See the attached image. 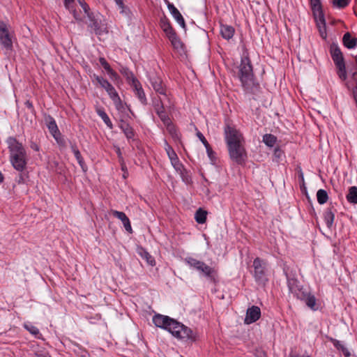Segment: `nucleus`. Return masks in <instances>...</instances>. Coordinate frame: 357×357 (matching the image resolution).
I'll list each match as a JSON object with an SVG mask.
<instances>
[{
  "mask_svg": "<svg viewBox=\"0 0 357 357\" xmlns=\"http://www.w3.org/2000/svg\"><path fill=\"white\" fill-rule=\"evenodd\" d=\"M120 73L125 77L128 83L131 86L135 81H139L133 73L126 66H121L119 68Z\"/></svg>",
  "mask_w": 357,
  "mask_h": 357,
  "instance_id": "obj_21",
  "label": "nucleus"
},
{
  "mask_svg": "<svg viewBox=\"0 0 357 357\" xmlns=\"http://www.w3.org/2000/svg\"><path fill=\"white\" fill-rule=\"evenodd\" d=\"M225 138L227 146L243 143V137L235 128L227 125L225 128Z\"/></svg>",
  "mask_w": 357,
  "mask_h": 357,
  "instance_id": "obj_10",
  "label": "nucleus"
},
{
  "mask_svg": "<svg viewBox=\"0 0 357 357\" xmlns=\"http://www.w3.org/2000/svg\"><path fill=\"white\" fill-rule=\"evenodd\" d=\"M277 141V137L272 134H265L263 136V142L264 144L269 146L273 147Z\"/></svg>",
  "mask_w": 357,
  "mask_h": 357,
  "instance_id": "obj_34",
  "label": "nucleus"
},
{
  "mask_svg": "<svg viewBox=\"0 0 357 357\" xmlns=\"http://www.w3.org/2000/svg\"><path fill=\"white\" fill-rule=\"evenodd\" d=\"M207 153V155L209 158L212 164H215L216 162V153L215 151H213V149L209 150Z\"/></svg>",
  "mask_w": 357,
  "mask_h": 357,
  "instance_id": "obj_49",
  "label": "nucleus"
},
{
  "mask_svg": "<svg viewBox=\"0 0 357 357\" xmlns=\"http://www.w3.org/2000/svg\"><path fill=\"white\" fill-rule=\"evenodd\" d=\"M152 320L155 326L167 330L178 340L186 342L196 341V333L190 328L174 319L160 314H156L153 317Z\"/></svg>",
  "mask_w": 357,
  "mask_h": 357,
  "instance_id": "obj_2",
  "label": "nucleus"
},
{
  "mask_svg": "<svg viewBox=\"0 0 357 357\" xmlns=\"http://www.w3.org/2000/svg\"><path fill=\"white\" fill-rule=\"evenodd\" d=\"M314 21L320 36L322 39L326 40L327 38L326 24L320 0H314Z\"/></svg>",
  "mask_w": 357,
  "mask_h": 357,
  "instance_id": "obj_8",
  "label": "nucleus"
},
{
  "mask_svg": "<svg viewBox=\"0 0 357 357\" xmlns=\"http://www.w3.org/2000/svg\"><path fill=\"white\" fill-rule=\"evenodd\" d=\"M206 149V152H208L209 150H211L212 148L211 146V145L208 144V142L207 143V144H206L205 145H204Z\"/></svg>",
  "mask_w": 357,
  "mask_h": 357,
  "instance_id": "obj_64",
  "label": "nucleus"
},
{
  "mask_svg": "<svg viewBox=\"0 0 357 357\" xmlns=\"http://www.w3.org/2000/svg\"><path fill=\"white\" fill-rule=\"evenodd\" d=\"M169 41L171 42V44L173 46V47L179 51V50H183V43L181 42V39L179 38V37L177 36L173 37L172 38L169 39Z\"/></svg>",
  "mask_w": 357,
  "mask_h": 357,
  "instance_id": "obj_37",
  "label": "nucleus"
},
{
  "mask_svg": "<svg viewBox=\"0 0 357 357\" xmlns=\"http://www.w3.org/2000/svg\"><path fill=\"white\" fill-rule=\"evenodd\" d=\"M282 153V152L279 148L275 149L274 151V155L276 158H280Z\"/></svg>",
  "mask_w": 357,
  "mask_h": 357,
  "instance_id": "obj_63",
  "label": "nucleus"
},
{
  "mask_svg": "<svg viewBox=\"0 0 357 357\" xmlns=\"http://www.w3.org/2000/svg\"><path fill=\"white\" fill-rule=\"evenodd\" d=\"M77 162L79 163V165H80L81 168L82 169V170L84 172H86V165L84 162V160L81 155V153L80 152H77L75 153V154L74 155Z\"/></svg>",
  "mask_w": 357,
  "mask_h": 357,
  "instance_id": "obj_44",
  "label": "nucleus"
},
{
  "mask_svg": "<svg viewBox=\"0 0 357 357\" xmlns=\"http://www.w3.org/2000/svg\"><path fill=\"white\" fill-rule=\"evenodd\" d=\"M298 296L301 300L305 301V304L310 308L312 309V295L310 293L305 294L304 291H301Z\"/></svg>",
  "mask_w": 357,
  "mask_h": 357,
  "instance_id": "obj_33",
  "label": "nucleus"
},
{
  "mask_svg": "<svg viewBox=\"0 0 357 357\" xmlns=\"http://www.w3.org/2000/svg\"><path fill=\"white\" fill-rule=\"evenodd\" d=\"M24 105L25 106L29 109H30L31 111H33L34 108H33V105L32 104V102L30 101V100H26L25 102H24Z\"/></svg>",
  "mask_w": 357,
  "mask_h": 357,
  "instance_id": "obj_61",
  "label": "nucleus"
},
{
  "mask_svg": "<svg viewBox=\"0 0 357 357\" xmlns=\"http://www.w3.org/2000/svg\"><path fill=\"white\" fill-rule=\"evenodd\" d=\"M157 114L165 126L172 122L170 118L167 114L165 109L162 111H158Z\"/></svg>",
  "mask_w": 357,
  "mask_h": 357,
  "instance_id": "obj_40",
  "label": "nucleus"
},
{
  "mask_svg": "<svg viewBox=\"0 0 357 357\" xmlns=\"http://www.w3.org/2000/svg\"><path fill=\"white\" fill-rule=\"evenodd\" d=\"M287 280V285L291 292L295 291L298 288V280L294 275H291L288 272V268L284 269Z\"/></svg>",
  "mask_w": 357,
  "mask_h": 357,
  "instance_id": "obj_23",
  "label": "nucleus"
},
{
  "mask_svg": "<svg viewBox=\"0 0 357 357\" xmlns=\"http://www.w3.org/2000/svg\"><path fill=\"white\" fill-rule=\"evenodd\" d=\"M342 43L347 49H354L357 46V38L352 37L349 32H347L343 36Z\"/></svg>",
  "mask_w": 357,
  "mask_h": 357,
  "instance_id": "obj_20",
  "label": "nucleus"
},
{
  "mask_svg": "<svg viewBox=\"0 0 357 357\" xmlns=\"http://www.w3.org/2000/svg\"><path fill=\"white\" fill-rule=\"evenodd\" d=\"M322 306V303L314 296V311L321 309Z\"/></svg>",
  "mask_w": 357,
  "mask_h": 357,
  "instance_id": "obj_52",
  "label": "nucleus"
},
{
  "mask_svg": "<svg viewBox=\"0 0 357 357\" xmlns=\"http://www.w3.org/2000/svg\"><path fill=\"white\" fill-rule=\"evenodd\" d=\"M301 190L302 193L305 194V197L307 199V202H309L310 206L312 207V204H311V199H310L309 195L307 192L306 188L305 186H301Z\"/></svg>",
  "mask_w": 357,
  "mask_h": 357,
  "instance_id": "obj_57",
  "label": "nucleus"
},
{
  "mask_svg": "<svg viewBox=\"0 0 357 357\" xmlns=\"http://www.w3.org/2000/svg\"><path fill=\"white\" fill-rule=\"evenodd\" d=\"M99 62L100 65L104 68V69L107 71V73L112 70L110 65L104 57H100Z\"/></svg>",
  "mask_w": 357,
  "mask_h": 357,
  "instance_id": "obj_46",
  "label": "nucleus"
},
{
  "mask_svg": "<svg viewBox=\"0 0 357 357\" xmlns=\"http://www.w3.org/2000/svg\"><path fill=\"white\" fill-rule=\"evenodd\" d=\"M96 112L98 115L102 119V120L104 121V123L107 125V127H109L110 129L113 128V124L107 114V113L105 112V110L102 108H98L96 109Z\"/></svg>",
  "mask_w": 357,
  "mask_h": 357,
  "instance_id": "obj_28",
  "label": "nucleus"
},
{
  "mask_svg": "<svg viewBox=\"0 0 357 357\" xmlns=\"http://www.w3.org/2000/svg\"><path fill=\"white\" fill-rule=\"evenodd\" d=\"M53 137L55 139V140L56 141V142L60 145V146H64L65 145V140L64 139L61 137V132H59V135H52Z\"/></svg>",
  "mask_w": 357,
  "mask_h": 357,
  "instance_id": "obj_51",
  "label": "nucleus"
},
{
  "mask_svg": "<svg viewBox=\"0 0 357 357\" xmlns=\"http://www.w3.org/2000/svg\"><path fill=\"white\" fill-rule=\"evenodd\" d=\"M170 162L174 169L178 173H179L181 171H183V169H185L184 165L180 162L178 158H177V159H175V160H172Z\"/></svg>",
  "mask_w": 357,
  "mask_h": 357,
  "instance_id": "obj_43",
  "label": "nucleus"
},
{
  "mask_svg": "<svg viewBox=\"0 0 357 357\" xmlns=\"http://www.w3.org/2000/svg\"><path fill=\"white\" fill-rule=\"evenodd\" d=\"M196 135L204 145H205L206 144H207L208 141L200 131H197Z\"/></svg>",
  "mask_w": 357,
  "mask_h": 357,
  "instance_id": "obj_54",
  "label": "nucleus"
},
{
  "mask_svg": "<svg viewBox=\"0 0 357 357\" xmlns=\"http://www.w3.org/2000/svg\"><path fill=\"white\" fill-rule=\"evenodd\" d=\"M30 147H31L33 150H34V151H39V150H40V147H39V146L38 145V144H37V143H36V142H31Z\"/></svg>",
  "mask_w": 357,
  "mask_h": 357,
  "instance_id": "obj_60",
  "label": "nucleus"
},
{
  "mask_svg": "<svg viewBox=\"0 0 357 357\" xmlns=\"http://www.w3.org/2000/svg\"><path fill=\"white\" fill-rule=\"evenodd\" d=\"M237 77L246 95L253 100H257L261 94V88L253 72V66L249 56L248 50L244 48L241 57V63L237 66Z\"/></svg>",
  "mask_w": 357,
  "mask_h": 357,
  "instance_id": "obj_1",
  "label": "nucleus"
},
{
  "mask_svg": "<svg viewBox=\"0 0 357 357\" xmlns=\"http://www.w3.org/2000/svg\"><path fill=\"white\" fill-rule=\"evenodd\" d=\"M185 261L191 268H193L206 277L210 282L214 284H217L219 282L218 270L215 268L211 267L204 261L193 257H187Z\"/></svg>",
  "mask_w": 357,
  "mask_h": 357,
  "instance_id": "obj_4",
  "label": "nucleus"
},
{
  "mask_svg": "<svg viewBox=\"0 0 357 357\" xmlns=\"http://www.w3.org/2000/svg\"><path fill=\"white\" fill-rule=\"evenodd\" d=\"M160 26L163 30L167 29L172 26L169 20L167 17L165 15H163L160 20Z\"/></svg>",
  "mask_w": 357,
  "mask_h": 357,
  "instance_id": "obj_42",
  "label": "nucleus"
},
{
  "mask_svg": "<svg viewBox=\"0 0 357 357\" xmlns=\"http://www.w3.org/2000/svg\"><path fill=\"white\" fill-rule=\"evenodd\" d=\"M111 213L114 217L119 219L122 222L125 229L128 232H129L130 234L132 233V229L131 227L130 220L127 217V215H126L125 213L121 212V211H118L116 210H112Z\"/></svg>",
  "mask_w": 357,
  "mask_h": 357,
  "instance_id": "obj_18",
  "label": "nucleus"
},
{
  "mask_svg": "<svg viewBox=\"0 0 357 357\" xmlns=\"http://www.w3.org/2000/svg\"><path fill=\"white\" fill-rule=\"evenodd\" d=\"M235 29L232 26L227 24L220 25V33L223 38L226 40L231 39L234 34Z\"/></svg>",
  "mask_w": 357,
  "mask_h": 357,
  "instance_id": "obj_24",
  "label": "nucleus"
},
{
  "mask_svg": "<svg viewBox=\"0 0 357 357\" xmlns=\"http://www.w3.org/2000/svg\"><path fill=\"white\" fill-rule=\"evenodd\" d=\"M107 74L109 75L111 79L117 80L119 79V75L113 69Z\"/></svg>",
  "mask_w": 357,
  "mask_h": 357,
  "instance_id": "obj_56",
  "label": "nucleus"
},
{
  "mask_svg": "<svg viewBox=\"0 0 357 357\" xmlns=\"http://www.w3.org/2000/svg\"><path fill=\"white\" fill-rule=\"evenodd\" d=\"M207 212L199 208L195 214V219L199 224H204L206 221Z\"/></svg>",
  "mask_w": 357,
  "mask_h": 357,
  "instance_id": "obj_29",
  "label": "nucleus"
},
{
  "mask_svg": "<svg viewBox=\"0 0 357 357\" xmlns=\"http://www.w3.org/2000/svg\"><path fill=\"white\" fill-rule=\"evenodd\" d=\"M163 31L165 32L166 36L168 38L169 40L177 36V33L173 29L172 26L169 28H167V29L163 30Z\"/></svg>",
  "mask_w": 357,
  "mask_h": 357,
  "instance_id": "obj_47",
  "label": "nucleus"
},
{
  "mask_svg": "<svg viewBox=\"0 0 357 357\" xmlns=\"http://www.w3.org/2000/svg\"><path fill=\"white\" fill-rule=\"evenodd\" d=\"M79 3L83 9L84 13L86 15L87 18L90 13H95L96 12H91L89 6L84 0H78Z\"/></svg>",
  "mask_w": 357,
  "mask_h": 357,
  "instance_id": "obj_45",
  "label": "nucleus"
},
{
  "mask_svg": "<svg viewBox=\"0 0 357 357\" xmlns=\"http://www.w3.org/2000/svg\"><path fill=\"white\" fill-rule=\"evenodd\" d=\"M86 24L89 33L95 34L100 40L101 36L109 33L107 24L102 20V15L98 12L90 13Z\"/></svg>",
  "mask_w": 357,
  "mask_h": 357,
  "instance_id": "obj_5",
  "label": "nucleus"
},
{
  "mask_svg": "<svg viewBox=\"0 0 357 357\" xmlns=\"http://www.w3.org/2000/svg\"><path fill=\"white\" fill-rule=\"evenodd\" d=\"M229 158L238 165H243L247 158L246 151L243 143L227 146Z\"/></svg>",
  "mask_w": 357,
  "mask_h": 357,
  "instance_id": "obj_9",
  "label": "nucleus"
},
{
  "mask_svg": "<svg viewBox=\"0 0 357 357\" xmlns=\"http://www.w3.org/2000/svg\"><path fill=\"white\" fill-rule=\"evenodd\" d=\"M168 132L172 137L174 139H178L179 138L178 133L176 130L175 126L171 122L165 126Z\"/></svg>",
  "mask_w": 357,
  "mask_h": 357,
  "instance_id": "obj_38",
  "label": "nucleus"
},
{
  "mask_svg": "<svg viewBox=\"0 0 357 357\" xmlns=\"http://www.w3.org/2000/svg\"><path fill=\"white\" fill-rule=\"evenodd\" d=\"M336 209L333 206L326 208L323 213V218L326 227L332 229L333 227Z\"/></svg>",
  "mask_w": 357,
  "mask_h": 357,
  "instance_id": "obj_17",
  "label": "nucleus"
},
{
  "mask_svg": "<svg viewBox=\"0 0 357 357\" xmlns=\"http://www.w3.org/2000/svg\"><path fill=\"white\" fill-rule=\"evenodd\" d=\"M115 148V151H116V153L118 156V158H119V162H123V155H122V153H121V149L119 147V146H114Z\"/></svg>",
  "mask_w": 357,
  "mask_h": 357,
  "instance_id": "obj_53",
  "label": "nucleus"
},
{
  "mask_svg": "<svg viewBox=\"0 0 357 357\" xmlns=\"http://www.w3.org/2000/svg\"><path fill=\"white\" fill-rule=\"evenodd\" d=\"M165 1L167 3V8L169 9L172 17L182 28L185 29V22L180 11L174 6L173 3H170L168 0H165Z\"/></svg>",
  "mask_w": 357,
  "mask_h": 357,
  "instance_id": "obj_13",
  "label": "nucleus"
},
{
  "mask_svg": "<svg viewBox=\"0 0 357 357\" xmlns=\"http://www.w3.org/2000/svg\"><path fill=\"white\" fill-rule=\"evenodd\" d=\"M153 107L156 114L158 113V111H162L165 109L162 101L160 98L153 102Z\"/></svg>",
  "mask_w": 357,
  "mask_h": 357,
  "instance_id": "obj_48",
  "label": "nucleus"
},
{
  "mask_svg": "<svg viewBox=\"0 0 357 357\" xmlns=\"http://www.w3.org/2000/svg\"><path fill=\"white\" fill-rule=\"evenodd\" d=\"M137 252L143 259L146 260L148 264L151 266H154L155 264L154 258L143 247H138L137 249Z\"/></svg>",
  "mask_w": 357,
  "mask_h": 357,
  "instance_id": "obj_22",
  "label": "nucleus"
},
{
  "mask_svg": "<svg viewBox=\"0 0 357 357\" xmlns=\"http://www.w3.org/2000/svg\"><path fill=\"white\" fill-rule=\"evenodd\" d=\"M0 44L6 50L13 49V42L7 24L3 21H0Z\"/></svg>",
  "mask_w": 357,
  "mask_h": 357,
  "instance_id": "obj_11",
  "label": "nucleus"
},
{
  "mask_svg": "<svg viewBox=\"0 0 357 357\" xmlns=\"http://www.w3.org/2000/svg\"><path fill=\"white\" fill-rule=\"evenodd\" d=\"M261 317V310L258 306L252 305L248 307L244 320L245 324H250L256 322Z\"/></svg>",
  "mask_w": 357,
  "mask_h": 357,
  "instance_id": "obj_12",
  "label": "nucleus"
},
{
  "mask_svg": "<svg viewBox=\"0 0 357 357\" xmlns=\"http://www.w3.org/2000/svg\"><path fill=\"white\" fill-rule=\"evenodd\" d=\"M119 128L128 140L134 139L135 132L129 123L122 120L119 124Z\"/></svg>",
  "mask_w": 357,
  "mask_h": 357,
  "instance_id": "obj_19",
  "label": "nucleus"
},
{
  "mask_svg": "<svg viewBox=\"0 0 357 357\" xmlns=\"http://www.w3.org/2000/svg\"><path fill=\"white\" fill-rule=\"evenodd\" d=\"M317 202L320 204H324L327 202L328 199V195L325 190L320 189L317 192Z\"/></svg>",
  "mask_w": 357,
  "mask_h": 357,
  "instance_id": "obj_32",
  "label": "nucleus"
},
{
  "mask_svg": "<svg viewBox=\"0 0 357 357\" xmlns=\"http://www.w3.org/2000/svg\"><path fill=\"white\" fill-rule=\"evenodd\" d=\"M254 355L255 357H268L266 352L262 349H256Z\"/></svg>",
  "mask_w": 357,
  "mask_h": 357,
  "instance_id": "obj_50",
  "label": "nucleus"
},
{
  "mask_svg": "<svg viewBox=\"0 0 357 357\" xmlns=\"http://www.w3.org/2000/svg\"><path fill=\"white\" fill-rule=\"evenodd\" d=\"M349 203L357 204V187L351 186L349 188L348 194L346 196Z\"/></svg>",
  "mask_w": 357,
  "mask_h": 357,
  "instance_id": "obj_27",
  "label": "nucleus"
},
{
  "mask_svg": "<svg viewBox=\"0 0 357 357\" xmlns=\"http://www.w3.org/2000/svg\"><path fill=\"white\" fill-rule=\"evenodd\" d=\"M178 174H180L183 182H184L186 185H190L192 183L191 174L185 168L183 169V171L180 172Z\"/></svg>",
  "mask_w": 357,
  "mask_h": 357,
  "instance_id": "obj_35",
  "label": "nucleus"
},
{
  "mask_svg": "<svg viewBox=\"0 0 357 357\" xmlns=\"http://www.w3.org/2000/svg\"><path fill=\"white\" fill-rule=\"evenodd\" d=\"M165 149L167 152V154L169 157L170 161L172 160L177 159L178 156L173 148L165 141Z\"/></svg>",
  "mask_w": 357,
  "mask_h": 357,
  "instance_id": "obj_39",
  "label": "nucleus"
},
{
  "mask_svg": "<svg viewBox=\"0 0 357 357\" xmlns=\"http://www.w3.org/2000/svg\"><path fill=\"white\" fill-rule=\"evenodd\" d=\"M253 271H251L256 283L261 287H264L268 281L267 277V263L259 257L254 259L252 264Z\"/></svg>",
  "mask_w": 357,
  "mask_h": 357,
  "instance_id": "obj_7",
  "label": "nucleus"
},
{
  "mask_svg": "<svg viewBox=\"0 0 357 357\" xmlns=\"http://www.w3.org/2000/svg\"><path fill=\"white\" fill-rule=\"evenodd\" d=\"M92 77L93 79V81H96L97 84H98L101 88L104 89L107 91L109 96L116 91L112 84H110L107 79H105L102 76L93 74Z\"/></svg>",
  "mask_w": 357,
  "mask_h": 357,
  "instance_id": "obj_14",
  "label": "nucleus"
},
{
  "mask_svg": "<svg viewBox=\"0 0 357 357\" xmlns=\"http://www.w3.org/2000/svg\"><path fill=\"white\" fill-rule=\"evenodd\" d=\"M24 328L27 330L31 334H32L35 337L40 339L41 337V334L39 331V329L35 326L32 325L31 323H26L24 324Z\"/></svg>",
  "mask_w": 357,
  "mask_h": 357,
  "instance_id": "obj_30",
  "label": "nucleus"
},
{
  "mask_svg": "<svg viewBox=\"0 0 357 357\" xmlns=\"http://www.w3.org/2000/svg\"><path fill=\"white\" fill-rule=\"evenodd\" d=\"M10 153V161L13 167L22 172L26 165V151L22 145L15 137H9L6 140Z\"/></svg>",
  "mask_w": 357,
  "mask_h": 357,
  "instance_id": "obj_3",
  "label": "nucleus"
},
{
  "mask_svg": "<svg viewBox=\"0 0 357 357\" xmlns=\"http://www.w3.org/2000/svg\"><path fill=\"white\" fill-rule=\"evenodd\" d=\"M350 2V0H333L332 3L334 7L339 9H342L347 7Z\"/></svg>",
  "mask_w": 357,
  "mask_h": 357,
  "instance_id": "obj_41",
  "label": "nucleus"
},
{
  "mask_svg": "<svg viewBox=\"0 0 357 357\" xmlns=\"http://www.w3.org/2000/svg\"><path fill=\"white\" fill-rule=\"evenodd\" d=\"M74 1H75V0H64L63 2H64L65 7L68 10L73 9Z\"/></svg>",
  "mask_w": 357,
  "mask_h": 357,
  "instance_id": "obj_55",
  "label": "nucleus"
},
{
  "mask_svg": "<svg viewBox=\"0 0 357 357\" xmlns=\"http://www.w3.org/2000/svg\"><path fill=\"white\" fill-rule=\"evenodd\" d=\"M70 149L74 155L77 152H80L75 143H70Z\"/></svg>",
  "mask_w": 357,
  "mask_h": 357,
  "instance_id": "obj_59",
  "label": "nucleus"
},
{
  "mask_svg": "<svg viewBox=\"0 0 357 357\" xmlns=\"http://www.w3.org/2000/svg\"><path fill=\"white\" fill-rule=\"evenodd\" d=\"M116 5L118 6L119 9L120 10V13L124 15L128 18H131L132 12L130 10V8L123 3V1H121L119 3H116Z\"/></svg>",
  "mask_w": 357,
  "mask_h": 357,
  "instance_id": "obj_36",
  "label": "nucleus"
},
{
  "mask_svg": "<svg viewBox=\"0 0 357 357\" xmlns=\"http://www.w3.org/2000/svg\"><path fill=\"white\" fill-rule=\"evenodd\" d=\"M149 80L151 86L156 93L160 95L166 96V88L163 84L162 79L160 77L154 75L150 77Z\"/></svg>",
  "mask_w": 357,
  "mask_h": 357,
  "instance_id": "obj_15",
  "label": "nucleus"
},
{
  "mask_svg": "<svg viewBox=\"0 0 357 357\" xmlns=\"http://www.w3.org/2000/svg\"><path fill=\"white\" fill-rule=\"evenodd\" d=\"M330 54L337 68V74L340 79L344 81L347 78L345 61L343 54L336 43H332L330 47Z\"/></svg>",
  "mask_w": 357,
  "mask_h": 357,
  "instance_id": "obj_6",
  "label": "nucleus"
},
{
  "mask_svg": "<svg viewBox=\"0 0 357 357\" xmlns=\"http://www.w3.org/2000/svg\"><path fill=\"white\" fill-rule=\"evenodd\" d=\"M69 10L73 12V17L77 22H81L82 20V19L80 17L79 15L77 13L76 10L74 9V6H73V9H70Z\"/></svg>",
  "mask_w": 357,
  "mask_h": 357,
  "instance_id": "obj_58",
  "label": "nucleus"
},
{
  "mask_svg": "<svg viewBox=\"0 0 357 357\" xmlns=\"http://www.w3.org/2000/svg\"><path fill=\"white\" fill-rule=\"evenodd\" d=\"M131 87L133 89L135 96L138 98L140 102L143 105H146L148 104L147 98L139 81H135L134 84L131 85Z\"/></svg>",
  "mask_w": 357,
  "mask_h": 357,
  "instance_id": "obj_16",
  "label": "nucleus"
},
{
  "mask_svg": "<svg viewBox=\"0 0 357 357\" xmlns=\"http://www.w3.org/2000/svg\"><path fill=\"white\" fill-rule=\"evenodd\" d=\"M47 126L50 130V132L53 135H59L60 131L58 128V126L56 125V123L53 117L51 116H49L46 119Z\"/></svg>",
  "mask_w": 357,
  "mask_h": 357,
  "instance_id": "obj_26",
  "label": "nucleus"
},
{
  "mask_svg": "<svg viewBox=\"0 0 357 357\" xmlns=\"http://www.w3.org/2000/svg\"><path fill=\"white\" fill-rule=\"evenodd\" d=\"M109 98L112 99L114 104L115 105L116 109L121 110V109H123V102L121 100V98L116 91L114 92V93H112V95H110Z\"/></svg>",
  "mask_w": 357,
  "mask_h": 357,
  "instance_id": "obj_31",
  "label": "nucleus"
},
{
  "mask_svg": "<svg viewBox=\"0 0 357 357\" xmlns=\"http://www.w3.org/2000/svg\"><path fill=\"white\" fill-rule=\"evenodd\" d=\"M331 342L333 343V346L340 351H342V354L344 357H350L351 353L349 350L342 344V342L337 340L334 338H331Z\"/></svg>",
  "mask_w": 357,
  "mask_h": 357,
  "instance_id": "obj_25",
  "label": "nucleus"
},
{
  "mask_svg": "<svg viewBox=\"0 0 357 357\" xmlns=\"http://www.w3.org/2000/svg\"><path fill=\"white\" fill-rule=\"evenodd\" d=\"M297 171H298V178H299L300 181L303 182V181H304L303 174L302 172V170H301V167H297Z\"/></svg>",
  "mask_w": 357,
  "mask_h": 357,
  "instance_id": "obj_62",
  "label": "nucleus"
}]
</instances>
